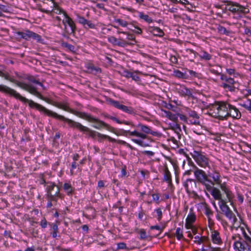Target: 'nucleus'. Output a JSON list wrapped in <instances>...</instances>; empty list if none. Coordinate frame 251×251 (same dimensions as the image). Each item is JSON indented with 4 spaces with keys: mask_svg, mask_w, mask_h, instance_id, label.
Wrapping results in <instances>:
<instances>
[{
    "mask_svg": "<svg viewBox=\"0 0 251 251\" xmlns=\"http://www.w3.org/2000/svg\"><path fill=\"white\" fill-rule=\"evenodd\" d=\"M220 209L222 212L225 214L226 218L231 222L232 225L234 226L237 221V219L235 215L230 210L229 207L227 204V202H222L219 206Z\"/></svg>",
    "mask_w": 251,
    "mask_h": 251,
    "instance_id": "9b49d317",
    "label": "nucleus"
},
{
    "mask_svg": "<svg viewBox=\"0 0 251 251\" xmlns=\"http://www.w3.org/2000/svg\"><path fill=\"white\" fill-rule=\"evenodd\" d=\"M218 31L221 34L228 35L230 33V31L227 30L226 27L222 25H219L217 27Z\"/></svg>",
    "mask_w": 251,
    "mask_h": 251,
    "instance_id": "e433bc0d",
    "label": "nucleus"
},
{
    "mask_svg": "<svg viewBox=\"0 0 251 251\" xmlns=\"http://www.w3.org/2000/svg\"><path fill=\"white\" fill-rule=\"evenodd\" d=\"M140 173L143 177L144 178L146 177V175H147L148 176H149V172L147 170H141L140 171Z\"/></svg>",
    "mask_w": 251,
    "mask_h": 251,
    "instance_id": "680f3d73",
    "label": "nucleus"
},
{
    "mask_svg": "<svg viewBox=\"0 0 251 251\" xmlns=\"http://www.w3.org/2000/svg\"><path fill=\"white\" fill-rule=\"evenodd\" d=\"M237 199L240 203H243L244 201V197L242 195L238 194L237 196Z\"/></svg>",
    "mask_w": 251,
    "mask_h": 251,
    "instance_id": "0e129e2a",
    "label": "nucleus"
},
{
    "mask_svg": "<svg viewBox=\"0 0 251 251\" xmlns=\"http://www.w3.org/2000/svg\"><path fill=\"white\" fill-rule=\"evenodd\" d=\"M208 248H210V251H222V249L220 247H213L209 244L208 246Z\"/></svg>",
    "mask_w": 251,
    "mask_h": 251,
    "instance_id": "5fc2aeb1",
    "label": "nucleus"
},
{
    "mask_svg": "<svg viewBox=\"0 0 251 251\" xmlns=\"http://www.w3.org/2000/svg\"><path fill=\"white\" fill-rule=\"evenodd\" d=\"M211 238L212 242L215 244L221 245L223 243L220 233L217 230L211 231Z\"/></svg>",
    "mask_w": 251,
    "mask_h": 251,
    "instance_id": "5701e85b",
    "label": "nucleus"
},
{
    "mask_svg": "<svg viewBox=\"0 0 251 251\" xmlns=\"http://www.w3.org/2000/svg\"><path fill=\"white\" fill-rule=\"evenodd\" d=\"M118 33H122L123 34L126 35V38L125 39L126 40L128 41L129 42L135 43V44L136 43V41L135 40V36L134 35L126 32L118 31Z\"/></svg>",
    "mask_w": 251,
    "mask_h": 251,
    "instance_id": "2f4dec72",
    "label": "nucleus"
},
{
    "mask_svg": "<svg viewBox=\"0 0 251 251\" xmlns=\"http://www.w3.org/2000/svg\"><path fill=\"white\" fill-rule=\"evenodd\" d=\"M188 51L190 53L194 54L195 56L198 55L201 60L209 61L211 59L212 55L204 50H201L199 53L196 52L195 51L192 49H188Z\"/></svg>",
    "mask_w": 251,
    "mask_h": 251,
    "instance_id": "f3484780",
    "label": "nucleus"
},
{
    "mask_svg": "<svg viewBox=\"0 0 251 251\" xmlns=\"http://www.w3.org/2000/svg\"><path fill=\"white\" fill-rule=\"evenodd\" d=\"M176 88L178 94L182 97H191L192 96L191 91L184 85L176 84Z\"/></svg>",
    "mask_w": 251,
    "mask_h": 251,
    "instance_id": "6ab92c4d",
    "label": "nucleus"
},
{
    "mask_svg": "<svg viewBox=\"0 0 251 251\" xmlns=\"http://www.w3.org/2000/svg\"><path fill=\"white\" fill-rule=\"evenodd\" d=\"M226 73L229 76L232 75L233 77H238L241 76L240 74L238 72H236L234 69L226 68Z\"/></svg>",
    "mask_w": 251,
    "mask_h": 251,
    "instance_id": "72a5a7b5",
    "label": "nucleus"
},
{
    "mask_svg": "<svg viewBox=\"0 0 251 251\" xmlns=\"http://www.w3.org/2000/svg\"><path fill=\"white\" fill-rule=\"evenodd\" d=\"M193 242L198 245H201L202 244V240H201V236H200L199 235H197L194 237V240Z\"/></svg>",
    "mask_w": 251,
    "mask_h": 251,
    "instance_id": "de8ad7c7",
    "label": "nucleus"
},
{
    "mask_svg": "<svg viewBox=\"0 0 251 251\" xmlns=\"http://www.w3.org/2000/svg\"><path fill=\"white\" fill-rule=\"evenodd\" d=\"M115 22L118 23L122 27H126L128 23L126 21L121 19H117L115 20Z\"/></svg>",
    "mask_w": 251,
    "mask_h": 251,
    "instance_id": "58836bf2",
    "label": "nucleus"
},
{
    "mask_svg": "<svg viewBox=\"0 0 251 251\" xmlns=\"http://www.w3.org/2000/svg\"><path fill=\"white\" fill-rule=\"evenodd\" d=\"M132 141L133 142H134L135 143H136L140 146H141L146 147V146H148V144H145L144 142L142 140L137 139H132Z\"/></svg>",
    "mask_w": 251,
    "mask_h": 251,
    "instance_id": "37998d69",
    "label": "nucleus"
},
{
    "mask_svg": "<svg viewBox=\"0 0 251 251\" xmlns=\"http://www.w3.org/2000/svg\"><path fill=\"white\" fill-rule=\"evenodd\" d=\"M64 190L65 191L68 195H70L72 194L74 188L70 184L66 183L64 184Z\"/></svg>",
    "mask_w": 251,
    "mask_h": 251,
    "instance_id": "c9c22d12",
    "label": "nucleus"
},
{
    "mask_svg": "<svg viewBox=\"0 0 251 251\" xmlns=\"http://www.w3.org/2000/svg\"><path fill=\"white\" fill-rule=\"evenodd\" d=\"M221 80L220 86L226 92H236L239 89L240 83L233 77L228 76L225 74L221 75Z\"/></svg>",
    "mask_w": 251,
    "mask_h": 251,
    "instance_id": "39448f33",
    "label": "nucleus"
},
{
    "mask_svg": "<svg viewBox=\"0 0 251 251\" xmlns=\"http://www.w3.org/2000/svg\"><path fill=\"white\" fill-rule=\"evenodd\" d=\"M86 26H87V28L88 27L92 29H95L96 28L95 24L91 23L90 21L87 20V22L86 24Z\"/></svg>",
    "mask_w": 251,
    "mask_h": 251,
    "instance_id": "864d4df0",
    "label": "nucleus"
},
{
    "mask_svg": "<svg viewBox=\"0 0 251 251\" xmlns=\"http://www.w3.org/2000/svg\"><path fill=\"white\" fill-rule=\"evenodd\" d=\"M154 211L156 213V216L155 217L157 218L158 221H160L162 218V211L160 208H158L154 210Z\"/></svg>",
    "mask_w": 251,
    "mask_h": 251,
    "instance_id": "ea45409f",
    "label": "nucleus"
},
{
    "mask_svg": "<svg viewBox=\"0 0 251 251\" xmlns=\"http://www.w3.org/2000/svg\"><path fill=\"white\" fill-rule=\"evenodd\" d=\"M0 91L6 93L11 96H14L16 99H18L22 102L25 103L28 102L29 107L31 108H35L41 112H43L46 115L49 116H55L56 115L51 111H50L46 109L45 107L42 105L34 102L32 100H28L23 96H22L19 93H17L14 90L3 85H0Z\"/></svg>",
    "mask_w": 251,
    "mask_h": 251,
    "instance_id": "20e7f679",
    "label": "nucleus"
},
{
    "mask_svg": "<svg viewBox=\"0 0 251 251\" xmlns=\"http://www.w3.org/2000/svg\"><path fill=\"white\" fill-rule=\"evenodd\" d=\"M64 121L67 122L70 126L75 127L80 131L88 132L89 136L92 138H95L98 137V136H101L100 133L91 130L88 127L83 126L80 123L75 122L72 120L65 118L64 117Z\"/></svg>",
    "mask_w": 251,
    "mask_h": 251,
    "instance_id": "6e6552de",
    "label": "nucleus"
},
{
    "mask_svg": "<svg viewBox=\"0 0 251 251\" xmlns=\"http://www.w3.org/2000/svg\"><path fill=\"white\" fill-rule=\"evenodd\" d=\"M175 75L178 78H185V74L179 70L175 71Z\"/></svg>",
    "mask_w": 251,
    "mask_h": 251,
    "instance_id": "a18cd8bd",
    "label": "nucleus"
},
{
    "mask_svg": "<svg viewBox=\"0 0 251 251\" xmlns=\"http://www.w3.org/2000/svg\"><path fill=\"white\" fill-rule=\"evenodd\" d=\"M196 183L195 180L193 179L188 178L183 183V186L188 193H193L195 195L197 196V194L194 192L193 189V186L196 187Z\"/></svg>",
    "mask_w": 251,
    "mask_h": 251,
    "instance_id": "aec40b11",
    "label": "nucleus"
},
{
    "mask_svg": "<svg viewBox=\"0 0 251 251\" xmlns=\"http://www.w3.org/2000/svg\"><path fill=\"white\" fill-rule=\"evenodd\" d=\"M122 134L124 136H136L138 137H140L142 139H148V137L147 136V135L138 132L136 130H134L133 131H130V130H123L122 129L121 130Z\"/></svg>",
    "mask_w": 251,
    "mask_h": 251,
    "instance_id": "a211bd4d",
    "label": "nucleus"
},
{
    "mask_svg": "<svg viewBox=\"0 0 251 251\" xmlns=\"http://www.w3.org/2000/svg\"><path fill=\"white\" fill-rule=\"evenodd\" d=\"M135 45V43L129 42L128 41L125 39L123 37L120 36L117 45L121 47H126L127 45Z\"/></svg>",
    "mask_w": 251,
    "mask_h": 251,
    "instance_id": "bb28decb",
    "label": "nucleus"
},
{
    "mask_svg": "<svg viewBox=\"0 0 251 251\" xmlns=\"http://www.w3.org/2000/svg\"><path fill=\"white\" fill-rule=\"evenodd\" d=\"M245 33L248 36H251V30L249 28H246L245 29Z\"/></svg>",
    "mask_w": 251,
    "mask_h": 251,
    "instance_id": "774afa93",
    "label": "nucleus"
},
{
    "mask_svg": "<svg viewBox=\"0 0 251 251\" xmlns=\"http://www.w3.org/2000/svg\"><path fill=\"white\" fill-rule=\"evenodd\" d=\"M118 249H126L127 246L126 243L124 242H121L117 244Z\"/></svg>",
    "mask_w": 251,
    "mask_h": 251,
    "instance_id": "603ef678",
    "label": "nucleus"
},
{
    "mask_svg": "<svg viewBox=\"0 0 251 251\" xmlns=\"http://www.w3.org/2000/svg\"><path fill=\"white\" fill-rule=\"evenodd\" d=\"M244 239L238 236L239 240L234 242L233 247L236 251H251V234L249 236L245 229L241 228Z\"/></svg>",
    "mask_w": 251,
    "mask_h": 251,
    "instance_id": "423d86ee",
    "label": "nucleus"
},
{
    "mask_svg": "<svg viewBox=\"0 0 251 251\" xmlns=\"http://www.w3.org/2000/svg\"><path fill=\"white\" fill-rule=\"evenodd\" d=\"M178 116L180 120L188 124L189 120L187 116L183 114H179Z\"/></svg>",
    "mask_w": 251,
    "mask_h": 251,
    "instance_id": "8fccbe9b",
    "label": "nucleus"
},
{
    "mask_svg": "<svg viewBox=\"0 0 251 251\" xmlns=\"http://www.w3.org/2000/svg\"><path fill=\"white\" fill-rule=\"evenodd\" d=\"M126 175V167L125 166L123 167L121 170V176L124 177Z\"/></svg>",
    "mask_w": 251,
    "mask_h": 251,
    "instance_id": "e2e57ef3",
    "label": "nucleus"
},
{
    "mask_svg": "<svg viewBox=\"0 0 251 251\" xmlns=\"http://www.w3.org/2000/svg\"><path fill=\"white\" fill-rule=\"evenodd\" d=\"M87 68L94 73H99L101 72V69L99 67L95 66L93 64H89Z\"/></svg>",
    "mask_w": 251,
    "mask_h": 251,
    "instance_id": "f704fd0d",
    "label": "nucleus"
},
{
    "mask_svg": "<svg viewBox=\"0 0 251 251\" xmlns=\"http://www.w3.org/2000/svg\"><path fill=\"white\" fill-rule=\"evenodd\" d=\"M64 111H67L72 113L79 118H82L87 121L93 123V127L96 129H100L102 128L106 130L116 133L115 129L97 118L92 117L91 115L88 114L85 112H81L75 111L69 107L67 103L64 102Z\"/></svg>",
    "mask_w": 251,
    "mask_h": 251,
    "instance_id": "7ed1b4c3",
    "label": "nucleus"
},
{
    "mask_svg": "<svg viewBox=\"0 0 251 251\" xmlns=\"http://www.w3.org/2000/svg\"><path fill=\"white\" fill-rule=\"evenodd\" d=\"M192 156L196 163L200 167L204 168L207 167H209L208 158L201 153L199 151H194V153L192 154Z\"/></svg>",
    "mask_w": 251,
    "mask_h": 251,
    "instance_id": "f8f14e48",
    "label": "nucleus"
},
{
    "mask_svg": "<svg viewBox=\"0 0 251 251\" xmlns=\"http://www.w3.org/2000/svg\"><path fill=\"white\" fill-rule=\"evenodd\" d=\"M213 116L219 120H227L229 117L233 119H239L241 113L239 110L234 105L227 101H216L212 106Z\"/></svg>",
    "mask_w": 251,
    "mask_h": 251,
    "instance_id": "f03ea898",
    "label": "nucleus"
},
{
    "mask_svg": "<svg viewBox=\"0 0 251 251\" xmlns=\"http://www.w3.org/2000/svg\"><path fill=\"white\" fill-rule=\"evenodd\" d=\"M225 2L226 3V8L233 14L245 15L249 12V9L237 2L231 1H226Z\"/></svg>",
    "mask_w": 251,
    "mask_h": 251,
    "instance_id": "9d476101",
    "label": "nucleus"
},
{
    "mask_svg": "<svg viewBox=\"0 0 251 251\" xmlns=\"http://www.w3.org/2000/svg\"><path fill=\"white\" fill-rule=\"evenodd\" d=\"M149 30L150 32L156 36L162 37L164 35L163 30L157 26H150Z\"/></svg>",
    "mask_w": 251,
    "mask_h": 251,
    "instance_id": "393cba45",
    "label": "nucleus"
},
{
    "mask_svg": "<svg viewBox=\"0 0 251 251\" xmlns=\"http://www.w3.org/2000/svg\"><path fill=\"white\" fill-rule=\"evenodd\" d=\"M130 77L132 78V79L135 81H140V77L135 74L134 73H133L132 75H130Z\"/></svg>",
    "mask_w": 251,
    "mask_h": 251,
    "instance_id": "4d7b16f0",
    "label": "nucleus"
},
{
    "mask_svg": "<svg viewBox=\"0 0 251 251\" xmlns=\"http://www.w3.org/2000/svg\"><path fill=\"white\" fill-rule=\"evenodd\" d=\"M153 201L156 202L157 203H159V195L158 194H152L151 195Z\"/></svg>",
    "mask_w": 251,
    "mask_h": 251,
    "instance_id": "6e6d98bb",
    "label": "nucleus"
},
{
    "mask_svg": "<svg viewBox=\"0 0 251 251\" xmlns=\"http://www.w3.org/2000/svg\"><path fill=\"white\" fill-rule=\"evenodd\" d=\"M110 104L114 107L122 110L123 112L129 114H134L135 110L130 106H127L121 103L119 101L115 100L112 99L109 100Z\"/></svg>",
    "mask_w": 251,
    "mask_h": 251,
    "instance_id": "ddd939ff",
    "label": "nucleus"
},
{
    "mask_svg": "<svg viewBox=\"0 0 251 251\" xmlns=\"http://www.w3.org/2000/svg\"><path fill=\"white\" fill-rule=\"evenodd\" d=\"M64 47H66L70 51H72L73 52H75V47L74 46L67 43H64Z\"/></svg>",
    "mask_w": 251,
    "mask_h": 251,
    "instance_id": "49530a36",
    "label": "nucleus"
},
{
    "mask_svg": "<svg viewBox=\"0 0 251 251\" xmlns=\"http://www.w3.org/2000/svg\"><path fill=\"white\" fill-rule=\"evenodd\" d=\"M110 119H111L113 121H115V122H116L118 124H123L125 125H129L133 127H135L134 125L131 121H125V120L120 121L115 117H111L110 118Z\"/></svg>",
    "mask_w": 251,
    "mask_h": 251,
    "instance_id": "7c9ffc66",
    "label": "nucleus"
},
{
    "mask_svg": "<svg viewBox=\"0 0 251 251\" xmlns=\"http://www.w3.org/2000/svg\"><path fill=\"white\" fill-rule=\"evenodd\" d=\"M196 219V217L194 213H189L185 220V227L188 229L192 228L193 224L195 222Z\"/></svg>",
    "mask_w": 251,
    "mask_h": 251,
    "instance_id": "4be33fe9",
    "label": "nucleus"
},
{
    "mask_svg": "<svg viewBox=\"0 0 251 251\" xmlns=\"http://www.w3.org/2000/svg\"><path fill=\"white\" fill-rule=\"evenodd\" d=\"M188 72L189 74L193 76L197 77L198 76V74L196 72L193 71V70H189Z\"/></svg>",
    "mask_w": 251,
    "mask_h": 251,
    "instance_id": "69168bd1",
    "label": "nucleus"
},
{
    "mask_svg": "<svg viewBox=\"0 0 251 251\" xmlns=\"http://www.w3.org/2000/svg\"><path fill=\"white\" fill-rule=\"evenodd\" d=\"M77 20H78V23L79 24L82 25L83 27L86 29L87 26H86V24L87 22V20L85 19L83 17L80 16L77 17Z\"/></svg>",
    "mask_w": 251,
    "mask_h": 251,
    "instance_id": "a19ab883",
    "label": "nucleus"
},
{
    "mask_svg": "<svg viewBox=\"0 0 251 251\" xmlns=\"http://www.w3.org/2000/svg\"><path fill=\"white\" fill-rule=\"evenodd\" d=\"M17 34L21 38L26 40H29L31 38L35 39L38 42L41 40V36L39 35L28 30H26L24 31L18 32Z\"/></svg>",
    "mask_w": 251,
    "mask_h": 251,
    "instance_id": "4468645a",
    "label": "nucleus"
},
{
    "mask_svg": "<svg viewBox=\"0 0 251 251\" xmlns=\"http://www.w3.org/2000/svg\"><path fill=\"white\" fill-rule=\"evenodd\" d=\"M208 183L210 184H207L206 186H203L204 187V191L205 192L207 191L208 192H209L215 200L219 201V206H220L221 202L224 203L227 202L226 200L222 198V193L220 189L215 187V185H212V182L210 181H208Z\"/></svg>",
    "mask_w": 251,
    "mask_h": 251,
    "instance_id": "1a4fd4ad",
    "label": "nucleus"
},
{
    "mask_svg": "<svg viewBox=\"0 0 251 251\" xmlns=\"http://www.w3.org/2000/svg\"><path fill=\"white\" fill-rule=\"evenodd\" d=\"M163 181L166 182L169 186L172 185V176L166 163L163 169Z\"/></svg>",
    "mask_w": 251,
    "mask_h": 251,
    "instance_id": "412c9836",
    "label": "nucleus"
},
{
    "mask_svg": "<svg viewBox=\"0 0 251 251\" xmlns=\"http://www.w3.org/2000/svg\"><path fill=\"white\" fill-rule=\"evenodd\" d=\"M194 168L195 170L193 173L195 177L198 182L202 186H206L207 184H209L208 181H210L212 182V185H219L221 189L226 194L228 202L231 204H232L234 195L227 187L226 183L222 182L221 176L218 171L214 169L206 174L205 171L198 168L196 166H194Z\"/></svg>",
    "mask_w": 251,
    "mask_h": 251,
    "instance_id": "f257e3e1",
    "label": "nucleus"
},
{
    "mask_svg": "<svg viewBox=\"0 0 251 251\" xmlns=\"http://www.w3.org/2000/svg\"><path fill=\"white\" fill-rule=\"evenodd\" d=\"M138 17L140 19L148 23H151L153 22L152 19L149 15L145 14L144 12L137 11Z\"/></svg>",
    "mask_w": 251,
    "mask_h": 251,
    "instance_id": "c85d7f7f",
    "label": "nucleus"
},
{
    "mask_svg": "<svg viewBox=\"0 0 251 251\" xmlns=\"http://www.w3.org/2000/svg\"><path fill=\"white\" fill-rule=\"evenodd\" d=\"M40 226L43 228H46L47 226V222L45 218L41 220L40 222Z\"/></svg>",
    "mask_w": 251,
    "mask_h": 251,
    "instance_id": "13d9d810",
    "label": "nucleus"
},
{
    "mask_svg": "<svg viewBox=\"0 0 251 251\" xmlns=\"http://www.w3.org/2000/svg\"><path fill=\"white\" fill-rule=\"evenodd\" d=\"M187 113L188 118V124L196 126L200 125V116L195 111L188 109Z\"/></svg>",
    "mask_w": 251,
    "mask_h": 251,
    "instance_id": "dca6fc26",
    "label": "nucleus"
},
{
    "mask_svg": "<svg viewBox=\"0 0 251 251\" xmlns=\"http://www.w3.org/2000/svg\"><path fill=\"white\" fill-rule=\"evenodd\" d=\"M118 39H117L114 36H110L108 37V41L110 43L114 45H117Z\"/></svg>",
    "mask_w": 251,
    "mask_h": 251,
    "instance_id": "c03bdc74",
    "label": "nucleus"
},
{
    "mask_svg": "<svg viewBox=\"0 0 251 251\" xmlns=\"http://www.w3.org/2000/svg\"><path fill=\"white\" fill-rule=\"evenodd\" d=\"M175 235L177 240H180L181 239L183 240L185 242H189V240L185 239L183 234V228L177 227Z\"/></svg>",
    "mask_w": 251,
    "mask_h": 251,
    "instance_id": "c756f323",
    "label": "nucleus"
},
{
    "mask_svg": "<svg viewBox=\"0 0 251 251\" xmlns=\"http://www.w3.org/2000/svg\"><path fill=\"white\" fill-rule=\"evenodd\" d=\"M100 135L101 136H98V137L99 138L98 141H100L101 139H108L110 142H115L116 139L111 138L109 136L102 134L100 133Z\"/></svg>",
    "mask_w": 251,
    "mask_h": 251,
    "instance_id": "4c0bfd02",
    "label": "nucleus"
},
{
    "mask_svg": "<svg viewBox=\"0 0 251 251\" xmlns=\"http://www.w3.org/2000/svg\"><path fill=\"white\" fill-rule=\"evenodd\" d=\"M140 238L141 239H145L147 238V234L144 229H141L139 232Z\"/></svg>",
    "mask_w": 251,
    "mask_h": 251,
    "instance_id": "09e8293b",
    "label": "nucleus"
},
{
    "mask_svg": "<svg viewBox=\"0 0 251 251\" xmlns=\"http://www.w3.org/2000/svg\"><path fill=\"white\" fill-rule=\"evenodd\" d=\"M0 76L6 79H9L8 75L3 71V67L0 66Z\"/></svg>",
    "mask_w": 251,
    "mask_h": 251,
    "instance_id": "3c124183",
    "label": "nucleus"
},
{
    "mask_svg": "<svg viewBox=\"0 0 251 251\" xmlns=\"http://www.w3.org/2000/svg\"><path fill=\"white\" fill-rule=\"evenodd\" d=\"M138 126V127H140L141 131L143 132V133L146 135V134H150L152 135L156 136H158V133L157 132L152 131L151 127L142 124H139Z\"/></svg>",
    "mask_w": 251,
    "mask_h": 251,
    "instance_id": "b1692460",
    "label": "nucleus"
},
{
    "mask_svg": "<svg viewBox=\"0 0 251 251\" xmlns=\"http://www.w3.org/2000/svg\"><path fill=\"white\" fill-rule=\"evenodd\" d=\"M179 3L185 5L189 4V2L187 0H179Z\"/></svg>",
    "mask_w": 251,
    "mask_h": 251,
    "instance_id": "338daca9",
    "label": "nucleus"
},
{
    "mask_svg": "<svg viewBox=\"0 0 251 251\" xmlns=\"http://www.w3.org/2000/svg\"><path fill=\"white\" fill-rule=\"evenodd\" d=\"M143 153L150 157L154 155V152L150 151H145L143 152Z\"/></svg>",
    "mask_w": 251,
    "mask_h": 251,
    "instance_id": "bf43d9fd",
    "label": "nucleus"
},
{
    "mask_svg": "<svg viewBox=\"0 0 251 251\" xmlns=\"http://www.w3.org/2000/svg\"><path fill=\"white\" fill-rule=\"evenodd\" d=\"M0 12L2 14V12L9 13L10 12V7L7 5L0 4Z\"/></svg>",
    "mask_w": 251,
    "mask_h": 251,
    "instance_id": "79ce46f5",
    "label": "nucleus"
},
{
    "mask_svg": "<svg viewBox=\"0 0 251 251\" xmlns=\"http://www.w3.org/2000/svg\"><path fill=\"white\" fill-rule=\"evenodd\" d=\"M165 116L170 120L176 122L177 121L178 117L176 114H173L169 111H164Z\"/></svg>",
    "mask_w": 251,
    "mask_h": 251,
    "instance_id": "473e14b6",
    "label": "nucleus"
},
{
    "mask_svg": "<svg viewBox=\"0 0 251 251\" xmlns=\"http://www.w3.org/2000/svg\"><path fill=\"white\" fill-rule=\"evenodd\" d=\"M240 105L251 113V99L247 98L245 100H242Z\"/></svg>",
    "mask_w": 251,
    "mask_h": 251,
    "instance_id": "cd10ccee",
    "label": "nucleus"
},
{
    "mask_svg": "<svg viewBox=\"0 0 251 251\" xmlns=\"http://www.w3.org/2000/svg\"><path fill=\"white\" fill-rule=\"evenodd\" d=\"M77 166H78V165L77 164L76 162L74 161L72 163V164H71V173L72 175L73 173V170H74L75 169H76Z\"/></svg>",
    "mask_w": 251,
    "mask_h": 251,
    "instance_id": "052dcab7",
    "label": "nucleus"
},
{
    "mask_svg": "<svg viewBox=\"0 0 251 251\" xmlns=\"http://www.w3.org/2000/svg\"><path fill=\"white\" fill-rule=\"evenodd\" d=\"M201 208L203 211V213L207 217H212L213 212L212 211L209 205L206 202H202L201 204Z\"/></svg>",
    "mask_w": 251,
    "mask_h": 251,
    "instance_id": "a878e982",
    "label": "nucleus"
},
{
    "mask_svg": "<svg viewBox=\"0 0 251 251\" xmlns=\"http://www.w3.org/2000/svg\"><path fill=\"white\" fill-rule=\"evenodd\" d=\"M18 85L23 89H25L37 97L42 99V96L38 92L40 88L44 89L43 85L35 79H30V82L28 84L19 83Z\"/></svg>",
    "mask_w": 251,
    "mask_h": 251,
    "instance_id": "0eeeda50",
    "label": "nucleus"
},
{
    "mask_svg": "<svg viewBox=\"0 0 251 251\" xmlns=\"http://www.w3.org/2000/svg\"><path fill=\"white\" fill-rule=\"evenodd\" d=\"M64 17L65 19V31L69 34L73 33L75 29V26L74 21L70 18L67 13L64 11Z\"/></svg>",
    "mask_w": 251,
    "mask_h": 251,
    "instance_id": "2eb2a0df",
    "label": "nucleus"
}]
</instances>
